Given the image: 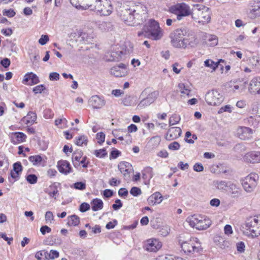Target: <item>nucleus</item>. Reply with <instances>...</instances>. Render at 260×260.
Segmentation results:
<instances>
[{"label":"nucleus","instance_id":"f257e3e1","mask_svg":"<svg viewBox=\"0 0 260 260\" xmlns=\"http://www.w3.org/2000/svg\"><path fill=\"white\" fill-rule=\"evenodd\" d=\"M169 37L171 44L176 48H185L187 45L195 47L199 43L194 32L186 27L175 29Z\"/></svg>","mask_w":260,"mask_h":260},{"label":"nucleus","instance_id":"f03ea898","mask_svg":"<svg viewBox=\"0 0 260 260\" xmlns=\"http://www.w3.org/2000/svg\"><path fill=\"white\" fill-rule=\"evenodd\" d=\"M147 14V8L143 5H139L129 9H124L120 13V17L126 24L134 25L143 22V17Z\"/></svg>","mask_w":260,"mask_h":260},{"label":"nucleus","instance_id":"7ed1b4c3","mask_svg":"<svg viewBox=\"0 0 260 260\" xmlns=\"http://www.w3.org/2000/svg\"><path fill=\"white\" fill-rule=\"evenodd\" d=\"M179 243L183 252L188 255L199 253L202 250L201 243L196 237H191L187 241L180 239Z\"/></svg>","mask_w":260,"mask_h":260},{"label":"nucleus","instance_id":"20e7f679","mask_svg":"<svg viewBox=\"0 0 260 260\" xmlns=\"http://www.w3.org/2000/svg\"><path fill=\"white\" fill-rule=\"evenodd\" d=\"M144 31L145 37L153 40H159L163 36L158 23L154 20H150L148 24L144 26Z\"/></svg>","mask_w":260,"mask_h":260},{"label":"nucleus","instance_id":"39448f33","mask_svg":"<svg viewBox=\"0 0 260 260\" xmlns=\"http://www.w3.org/2000/svg\"><path fill=\"white\" fill-rule=\"evenodd\" d=\"M246 235L251 238L260 235V216H254L247 218L245 223Z\"/></svg>","mask_w":260,"mask_h":260},{"label":"nucleus","instance_id":"423d86ee","mask_svg":"<svg viewBox=\"0 0 260 260\" xmlns=\"http://www.w3.org/2000/svg\"><path fill=\"white\" fill-rule=\"evenodd\" d=\"M91 4L90 10H96L101 15L109 16L113 11L112 3L109 0H95L93 5Z\"/></svg>","mask_w":260,"mask_h":260},{"label":"nucleus","instance_id":"0eeeda50","mask_svg":"<svg viewBox=\"0 0 260 260\" xmlns=\"http://www.w3.org/2000/svg\"><path fill=\"white\" fill-rule=\"evenodd\" d=\"M171 13L177 15V19L180 20L183 17L190 15L191 11L189 6L185 3L177 4L170 8Z\"/></svg>","mask_w":260,"mask_h":260},{"label":"nucleus","instance_id":"6e6552de","mask_svg":"<svg viewBox=\"0 0 260 260\" xmlns=\"http://www.w3.org/2000/svg\"><path fill=\"white\" fill-rule=\"evenodd\" d=\"M258 175L256 173H250L246 176L242 182L244 190L248 192L253 191L257 184Z\"/></svg>","mask_w":260,"mask_h":260},{"label":"nucleus","instance_id":"1a4fd4ad","mask_svg":"<svg viewBox=\"0 0 260 260\" xmlns=\"http://www.w3.org/2000/svg\"><path fill=\"white\" fill-rule=\"evenodd\" d=\"M191 226L195 228L198 230H204L208 228L211 224V221L209 218L202 216H192L189 221Z\"/></svg>","mask_w":260,"mask_h":260},{"label":"nucleus","instance_id":"9d476101","mask_svg":"<svg viewBox=\"0 0 260 260\" xmlns=\"http://www.w3.org/2000/svg\"><path fill=\"white\" fill-rule=\"evenodd\" d=\"M205 100L208 105L216 106L223 102V97L217 90H212L206 93Z\"/></svg>","mask_w":260,"mask_h":260},{"label":"nucleus","instance_id":"9b49d317","mask_svg":"<svg viewBox=\"0 0 260 260\" xmlns=\"http://www.w3.org/2000/svg\"><path fill=\"white\" fill-rule=\"evenodd\" d=\"M253 131L248 127L239 126L237 129V136L242 140H248L252 137Z\"/></svg>","mask_w":260,"mask_h":260},{"label":"nucleus","instance_id":"f8f14e48","mask_svg":"<svg viewBox=\"0 0 260 260\" xmlns=\"http://www.w3.org/2000/svg\"><path fill=\"white\" fill-rule=\"evenodd\" d=\"M111 74L116 77H121L127 75L126 66L121 63L118 66L112 67L110 70Z\"/></svg>","mask_w":260,"mask_h":260},{"label":"nucleus","instance_id":"ddd939ff","mask_svg":"<svg viewBox=\"0 0 260 260\" xmlns=\"http://www.w3.org/2000/svg\"><path fill=\"white\" fill-rule=\"evenodd\" d=\"M248 90L252 94L260 95V77L254 78L250 81Z\"/></svg>","mask_w":260,"mask_h":260},{"label":"nucleus","instance_id":"4468645a","mask_svg":"<svg viewBox=\"0 0 260 260\" xmlns=\"http://www.w3.org/2000/svg\"><path fill=\"white\" fill-rule=\"evenodd\" d=\"M157 91H153L149 93L147 96L141 101L138 105V107L140 108H143L146 106L150 105L151 104L153 103L158 96Z\"/></svg>","mask_w":260,"mask_h":260},{"label":"nucleus","instance_id":"2eb2a0df","mask_svg":"<svg viewBox=\"0 0 260 260\" xmlns=\"http://www.w3.org/2000/svg\"><path fill=\"white\" fill-rule=\"evenodd\" d=\"M162 245L161 243L156 239H149L145 245L146 249L150 252H156L159 249Z\"/></svg>","mask_w":260,"mask_h":260},{"label":"nucleus","instance_id":"dca6fc26","mask_svg":"<svg viewBox=\"0 0 260 260\" xmlns=\"http://www.w3.org/2000/svg\"><path fill=\"white\" fill-rule=\"evenodd\" d=\"M118 169L125 179L129 178L132 170V166L130 163L126 161L121 162L118 165Z\"/></svg>","mask_w":260,"mask_h":260},{"label":"nucleus","instance_id":"f3484780","mask_svg":"<svg viewBox=\"0 0 260 260\" xmlns=\"http://www.w3.org/2000/svg\"><path fill=\"white\" fill-rule=\"evenodd\" d=\"M57 167L59 172L64 175H67L72 172L71 165L67 160H59L57 162Z\"/></svg>","mask_w":260,"mask_h":260},{"label":"nucleus","instance_id":"a211bd4d","mask_svg":"<svg viewBox=\"0 0 260 260\" xmlns=\"http://www.w3.org/2000/svg\"><path fill=\"white\" fill-rule=\"evenodd\" d=\"M198 22L202 24L209 23L211 20L210 11L209 8L204 7V11H199Z\"/></svg>","mask_w":260,"mask_h":260},{"label":"nucleus","instance_id":"6ab92c4d","mask_svg":"<svg viewBox=\"0 0 260 260\" xmlns=\"http://www.w3.org/2000/svg\"><path fill=\"white\" fill-rule=\"evenodd\" d=\"M181 133L182 131L179 127H171L168 131L166 138L169 141L176 139L180 136Z\"/></svg>","mask_w":260,"mask_h":260},{"label":"nucleus","instance_id":"aec40b11","mask_svg":"<svg viewBox=\"0 0 260 260\" xmlns=\"http://www.w3.org/2000/svg\"><path fill=\"white\" fill-rule=\"evenodd\" d=\"M251 19H255L260 16V2H254L248 13Z\"/></svg>","mask_w":260,"mask_h":260},{"label":"nucleus","instance_id":"412c9836","mask_svg":"<svg viewBox=\"0 0 260 260\" xmlns=\"http://www.w3.org/2000/svg\"><path fill=\"white\" fill-rule=\"evenodd\" d=\"M40 82L39 79L36 74L31 72L25 75L22 83L24 84H37Z\"/></svg>","mask_w":260,"mask_h":260},{"label":"nucleus","instance_id":"4be33fe9","mask_svg":"<svg viewBox=\"0 0 260 260\" xmlns=\"http://www.w3.org/2000/svg\"><path fill=\"white\" fill-rule=\"evenodd\" d=\"M11 142L14 144H18L25 141L26 136L21 132H15L10 134Z\"/></svg>","mask_w":260,"mask_h":260},{"label":"nucleus","instance_id":"5701e85b","mask_svg":"<svg viewBox=\"0 0 260 260\" xmlns=\"http://www.w3.org/2000/svg\"><path fill=\"white\" fill-rule=\"evenodd\" d=\"M89 103L93 109H100L105 105V101L103 98L95 95L91 96Z\"/></svg>","mask_w":260,"mask_h":260},{"label":"nucleus","instance_id":"b1692460","mask_svg":"<svg viewBox=\"0 0 260 260\" xmlns=\"http://www.w3.org/2000/svg\"><path fill=\"white\" fill-rule=\"evenodd\" d=\"M243 159L245 162L248 163H258L260 160L258 152H248L245 155Z\"/></svg>","mask_w":260,"mask_h":260},{"label":"nucleus","instance_id":"393cba45","mask_svg":"<svg viewBox=\"0 0 260 260\" xmlns=\"http://www.w3.org/2000/svg\"><path fill=\"white\" fill-rule=\"evenodd\" d=\"M203 40L204 43L209 46H215L218 44V39L215 35L203 34Z\"/></svg>","mask_w":260,"mask_h":260},{"label":"nucleus","instance_id":"a878e982","mask_svg":"<svg viewBox=\"0 0 260 260\" xmlns=\"http://www.w3.org/2000/svg\"><path fill=\"white\" fill-rule=\"evenodd\" d=\"M142 174L144 183L146 185L149 184L150 181L153 176L152 168L150 167H146L142 171Z\"/></svg>","mask_w":260,"mask_h":260},{"label":"nucleus","instance_id":"bb28decb","mask_svg":"<svg viewBox=\"0 0 260 260\" xmlns=\"http://www.w3.org/2000/svg\"><path fill=\"white\" fill-rule=\"evenodd\" d=\"M228 192L229 194L232 198H238L240 196L241 194V189L238 187L236 184L230 183L228 186Z\"/></svg>","mask_w":260,"mask_h":260},{"label":"nucleus","instance_id":"cd10ccee","mask_svg":"<svg viewBox=\"0 0 260 260\" xmlns=\"http://www.w3.org/2000/svg\"><path fill=\"white\" fill-rule=\"evenodd\" d=\"M163 197L159 192H156L153 193L148 199V202L149 204L154 205L160 203L162 201Z\"/></svg>","mask_w":260,"mask_h":260},{"label":"nucleus","instance_id":"c85d7f7f","mask_svg":"<svg viewBox=\"0 0 260 260\" xmlns=\"http://www.w3.org/2000/svg\"><path fill=\"white\" fill-rule=\"evenodd\" d=\"M91 209L93 211H97L103 208V202L101 199L95 198L91 202Z\"/></svg>","mask_w":260,"mask_h":260},{"label":"nucleus","instance_id":"c756f323","mask_svg":"<svg viewBox=\"0 0 260 260\" xmlns=\"http://www.w3.org/2000/svg\"><path fill=\"white\" fill-rule=\"evenodd\" d=\"M37 119V115L34 112H29L23 118V121L27 124H32Z\"/></svg>","mask_w":260,"mask_h":260},{"label":"nucleus","instance_id":"7c9ffc66","mask_svg":"<svg viewBox=\"0 0 260 260\" xmlns=\"http://www.w3.org/2000/svg\"><path fill=\"white\" fill-rule=\"evenodd\" d=\"M178 88L181 96L185 97V95L188 97L190 96L191 90L188 86L185 85L183 83H180L178 84Z\"/></svg>","mask_w":260,"mask_h":260},{"label":"nucleus","instance_id":"2f4dec72","mask_svg":"<svg viewBox=\"0 0 260 260\" xmlns=\"http://www.w3.org/2000/svg\"><path fill=\"white\" fill-rule=\"evenodd\" d=\"M82 154L81 152H74L72 154V162L74 166L76 168L80 166V160L82 156Z\"/></svg>","mask_w":260,"mask_h":260},{"label":"nucleus","instance_id":"473e14b6","mask_svg":"<svg viewBox=\"0 0 260 260\" xmlns=\"http://www.w3.org/2000/svg\"><path fill=\"white\" fill-rule=\"evenodd\" d=\"M122 51H113L111 53L110 58L108 60L111 61H119L122 58Z\"/></svg>","mask_w":260,"mask_h":260},{"label":"nucleus","instance_id":"72a5a7b5","mask_svg":"<svg viewBox=\"0 0 260 260\" xmlns=\"http://www.w3.org/2000/svg\"><path fill=\"white\" fill-rule=\"evenodd\" d=\"M134 96L131 95H126L122 100V104L125 106H131L135 105L136 100Z\"/></svg>","mask_w":260,"mask_h":260},{"label":"nucleus","instance_id":"f704fd0d","mask_svg":"<svg viewBox=\"0 0 260 260\" xmlns=\"http://www.w3.org/2000/svg\"><path fill=\"white\" fill-rule=\"evenodd\" d=\"M230 183L222 180H216L214 182V185L216 188L223 190L228 187Z\"/></svg>","mask_w":260,"mask_h":260},{"label":"nucleus","instance_id":"c9c22d12","mask_svg":"<svg viewBox=\"0 0 260 260\" xmlns=\"http://www.w3.org/2000/svg\"><path fill=\"white\" fill-rule=\"evenodd\" d=\"M249 65L253 69L260 66V57L257 56H253L250 57L249 59Z\"/></svg>","mask_w":260,"mask_h":260},{"label":"nucleus","instance_id":"e433bc0d","mask_svg":"<svg viewBox=\"0 0 260 260\" xmlns=\"http://www.w3.org/2000/svg\"><path fill=\"white\" fill-rule=\"evenodd\" d=\"M80 223L79 217L76 215H73L68 217V224L70 226H76Z\"/></svg>","mask_w":260,"mask_h":260},{"label":"nucleus","instance_id":"4c0bfd02","mask_svg":"<svg viewBox=\"0 0 260 260\" xmlns=\"http://www.w3.org/2000/svg\"><path fill=\"white\" fill-rule=\"evenodd\" d=\"M70 2L71 4L74 6L78 10H87L88 9H90L91 6V4H87L86 5H84L81 6L79 4L78 2H76V0H70Z\"/></svg>","mask_w":260,"mask_h":260},{"label":"nucleus","instance_id":"58836bf2","mask_svg":"<svg viewBox=\"0 0 260 260\" xmlns=\"http://www.w3.org/2000/svg\"><path fill=\"white\" fill-rule=\"evenodd\" d=\"M48 252L46 250H41L36 252L35 257L38 260H49Z\"/></svg>","mask_w":260,"mask_h":260},{"label":"nucleus","instance_id":"ea45409f","mask_svg":"<svg viewBox=\"0 0 260 260\" xmlns=\"http://www.w3.org/2000/svg\"><path fill=\"white\" fill-rule=\"evenodd\" d=\"M42 159V157L39 155H32L28 157V160L34 166H38L40 165Z\"/></svg>","mask_w":260,"mask_h":260},{"label":"nucleus","instance_id":"a19ab883","mask_svg":"<svg viewBox=\"0 0 260 260\" xmlns=\"http://www.w3.org/2000/svg\"><path fill=\"white\" fill-rule=\"evenodd\" d=\"M88 139L85 135H82L76 138V144L79 146H86Z\"/></svg>","mask_w":260,"mask_h":260},{"label":"nucleus","instance_id":"79ce46f5","mask_svg":"<svg viewBox=\"0 0 260 260\" xmlns=\"http://www.w3.org/2000/svg\"><path fill=\"white\" fill-rule=\"evenodd\" d=\"M252 113L260 120V104L254 103L252 105Z\"/></svg>","mask_w":260,"mask_h":260},{"label":"nucleus","instance_id":"37998d69","mask_svg":"<svg viewBox=\"0 0 260 260\" xmlns=\"http://www.w3.org/2000/svg\"><path fill=\"white\" fill-rule=\"evenodd\" d=\"M180 116L178 114H173L169 119L170 125H175L180 121Z\"/></svg>","mask_w":260,"mask_h":260},{"label":"nucleus","instance_id":"c03bdc74","mask_svg":"<svg viewBox=\"0 0 260 260\" xmlns=\"http://www.w3.org/2000/svg\"><path fill=\"white\" fill-rule=\"evenodd\" d=\"M204 64L207 67H210L211 69L215 70L218 67V63H215L213 61L210 59H207L204 62Z\"/></svg>","mask_w":260,"mask_h":260},{"label":"nucleus","instance_id":"a18cd8bd","mask_svg":"<svg viewBox=\"0 0 260 260\" xmlns=\"http://www.w3.org/2000/svg\"><path fill=\"white\" fill-rule=\"evenodd\" d=\"M94 154L95 155L100 158H103L107 155V153L105 149H101L99 150H95Z\"/></svg>","mask_w":260,"mask_h":260},{"label":"nucleus","instance_id":"49530a36","mask_svg":"<svg viewBox=\"0 0 260 260\" xmlns=\"http://www.w3.org/2000/svg\"><path fill=\"white\" fill-rule=\"evenodd\" d=\"M27 181L30 184H35L37 182V177L35 174H29L26 177Z\"/></svg>","mask_w":260,"mask_h":260},{"label":"nucleus","instance_id":"de8ad7c7","mask_svg":"<svg viewBox=\"0 0 260 260\" xmlns=\"http://www.w3.org/2000/svg\"><path fill=\"white\" fill-rule=\"evenodd\" d=\"M74 188L78 190H84L86 188V184L83 182H77L73 184Z\"/></svg>","mask_w":260,"mask_h":260},{"label":"nucleus","instance_id":"09e8293b","mask_svg":"<svg viewBox=\"0 0 260 260\" xmlns=\"http://www.w3.org/2000/svg\"><path fill=\"white\" fill-rule=\"evenodd\" d=\"M130 193L134 197H137L142 193V191L140 188L133 187L130 190Z\"/></svg>","mask_w":260,"mask_h":260},{"label":"nucleus","instance_id":"8fccbe9b","mask_svg":"<svg viewBox=\"0 0 260 260\" xmlns=\"http://www.w3.org/2000/svg\"><path fill=\"white\" fill-rule=\"evenodd\" d=\"M96 138L98 140V143L101 145L105 141V135L103 132L98 133L96 135Z\"/></svg>","mask_w":260,"mask_h":260},{"label":"nucleus","instance_id":"3c124183","mask_svg":"<svg viewBox=\"0 0 260 260\" xmlns=\"http://www.w3.org/2000/svg\"><path fill=\"white\" fill-rule=\"evenodd\" d=\"M180 145L178 142L174 141L168 145V148L171 150H178L180 149Z\"/></svg>","mask_w":260,"mask_h":260},{"label":"nucleus","instance_id":"603ef678","mask_svg":"<svg viewBox=\"0 0 260 260\" xmlns=\"http://www.w3.org/2000/svg\"><path fill=\"white\" fill-rule=\"evenodd\" d=\"M48 257L49 259H53L55 258H57L59 256V252L54 250H51L50 252H48Z\"/></svg>","mask_w":260,"mask_h":260},{"label":"nucleus","instance_id":"864d4df0","mask_svg":"<svg viewBox=\"0 0 260 260\" xmlns=\"http://www.w3.org/2000/svg\"><path fill=\"white\" fill-rule=\"evenodd\" d=\"M54 219V216L51 211H47L45 214V220L46 223L51 222Z\"/></svg>","mask_w":260,"mask_h":260},{"label":"nucleus","instance_id":"5fc2aeb1","mask_svg":"<svg viewBox=\"0 0 260 260\" xmlns=\"http://www.w3.org/2000/svg\"><path fill=\"white\" fill-rule=\"evenodd\" d=\"M259 121V120H256L254 119L253 116H250L248 118V122L249 124L254 127L257 126Z\"/></svg>","mask_w":260,"mask_h":260},{"label":"nucleus","instance_id":"6e6d98bb","mask_svg":"<svg viewBox=\"0 0 260 260\" xmlns=\"http://www.w3.org/2000/svg\"><path fill=\"white\" fill-rule=\"evenodd\" d=\"M68 123L67 120L64 118L62 117L61 118H59L58 119H56L55 120V124L56 125H59L60 124H63V126H66Z\"/></svg>","mask_w":260,"mask_h":260},{"label":"nucleus","instance_id":"4d7b16f0","mask_svg":"<svg viewBox=\"0 0 260 260\" xmlns=\"http://www.w3.org/2000/svg\"><path fill=\"white\" fill-rule=\"evenodd\" d=\"M45 89V87L42 84L37 85L33 88V91L36 93H41Z\"/></svg>","mask_w":260,"mask_h":260},{"label":"nucleus","instance_id":"13d9d810","mask_svg":"<svg viewBox=\"0 0 260 260\" xmlns=\"http://www.w3.org/2000/svg\"><path fill=\"white\" fill-rule=\"evenodd\" d=\"M22 166L20 162H17L13 165V171L18 174L22 171Z\"/></svg>","mask_w":260,"mask_h":260},{"label":"nucleus","instance_id":"bf43d9fd","mask_svg":"<svg viewBox=\"0 0 260 260\" xmlns=\"http://www.w3.org/2000/svg\"><path fill=\"white\" fill-rule=\"evenodd\" d=\"M89 209V204L86 203H83L80 205L79 210L81 212H84L88 210Z\"/></svg>","mask_w":260,"mask_h":260},{"label":"nucleus","instance_id":"052dcab7","mask_svg":"<svg viewBox=\"0 0 260 260\" xmlns=\"http://www.w3.org/2000/svg\"><path fill=\"white\" fill-rule=\"evenodd\" d=\"M115 204L112 205V208L114 210H118L122 206V204L119 199H116L115 201Z\"/></svg>","mask_w":260,"mask_h":260},{"label":"nucleus","instance_id":"680f3d73","mask_svg":"<svg viewBox=\"0 0 260 260\" xmlns=\"http://www.w3.org/2000/svg\"><path fill=\"white\" fill-rule=\"evenodd\" d=\"M49 77L51 81H57L59 79V74L56 72H52L49 74Z\"/></svg>","mask_w":260,"mask_h":260},{"label":"nucleus","instance_id":"e2e57ef3","mask_svg":"<svg viewBox=\"0 0 260 260\" xmlns=\"http://www.w3.org/2000/svg\"><path fill=\"white\" fill-rule=\"evenodd\" d=\"M3 15L9 17H12L15 15V12L12 9L4 10Z\"/></svg>","mask_w":260,"mask_h":260},{"label":"nucleus","instance_id":"0e129e2a","mask_svg":"<svg viewBox=\"0 0 260 260\" xmlns=\"http://www.w3.org/2000/svg\"><path fill=\"white\" fill-rule=\"evenodd\" d=\"M193 169L196 172H202L204 170L203 166L201 163H196L193 167Z\"/></svg>","mask_w":260,"mask_h":260},{"label":"nucleus","instance_id":"69168bd1","mask_svg":"<svg viewBox=\"0 0 260 260\" xmlns=\"http://www.w3.org/2000/svg\"><path fill=\"white\" fill-rule=\"evenodd\" d=\"M49 41V37L47 35H42L40 39L39 40V43L42 45H44L47 43V42Z\"/></svg>","mask_w":260,"mask_h":260},{"label":"nucleus","instance_id":"338daca9","mask_svg":"<svg viewBox=\"0 0 260 260\" xmlns=\"http://www.w3.org/2000/svg\"><path fill=\"white\" fill-rule=\"evenodd\" d=\"M11 63L10 60L8 58H5L1 61V64L5 68H8Z\"/></svg>","mask_w":260,"mask_h":260},{"label":"nucleus","instance_id":"774afa93","mask_svg":"<svg viewBox=\"0 0 260 260\" xmlns=\"http://www.w3.org/2000/svg\"><path fill=\"white\" fill-rule=\"evenodd\" d=\"M237 250L238 252L242 253L245 250V244L243 242L237 244Z\"/></svg>","mask_w":260,"mask_h":260}]
</instances>
